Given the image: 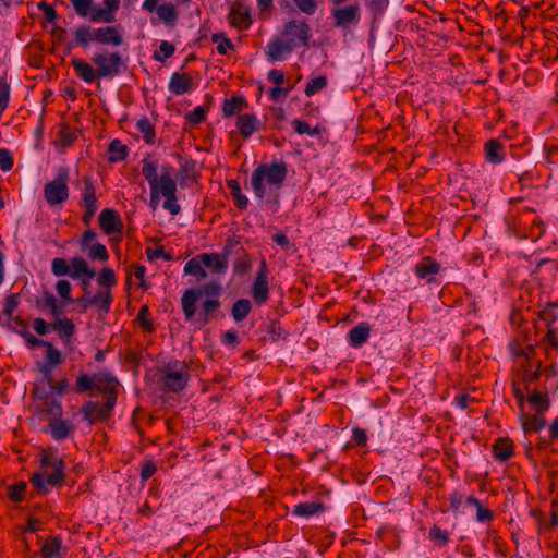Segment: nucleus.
Segmentation results:
<instances>
[{
  "label": "nucleus",
  "instance_id": "obj_1",
  "mask_svg": "<svg viewBox=\"0 0 558 558\" xmlns=\"http://www.w3.org/2000/svg\"><path fill=\"white\" fill-rule=\"evenodd\" d=\"M119 386V380L110 372H99L93 376L85 373L80 374L74 386L76 393L82 395L96 390L105 398L101 405L92 400L83 403L80 410L83 421L89 425L108 421L117 404Z\"/></svg>",
  "mask_w": 558,
  "mask_h": 558
},
{
  "label": "nucleus",
  "instance_id": "obj_2",
  "mask_svg": "<svg viewBox=\"0 0 558 558\" xmlns=\"http://www.w3.org/2000/svg\"><path fill=\"white\" fill-rule=\"evenodd\" d=\"M288 175V165L284 161L260 163L251 175V185L256 198L260 203L270 205L274 209L279 207L280 191Z\"/></svg>",
  "mask_w": 558,
  "mask_h": 558
},
{
  "label": "nucleus",
  "instance_id": "obj_3",
  "mask_svg": "<svg viewBox=\"0 0 558 558\" xmlns=\"http://www.w3.org/2000/svg\"><path fill=\"white\" fill-rule=\"evenodd\" d=\"M312 28L304 19H292L282 26L281 38L268 43L265 50L269 61L282 59L284 53H291L299 47H308Z\"/></svg>",
  "mask_w": 558,
  "mask_h": 558
},
{
  "label": "nucleus",
  "instance_id": "obj_4",
  "mask_svg": "<svg viewBox=\"0 0 558 558\" xmlns=\"http://www.w3.org/2000/svg\"><path fill=\"white\" fill-rule=\"evenodd\" d=\"M43 471H36L29 476V482L34 488L31 497L35 495H46L51 488L63 485L65 480L64 461L58 457L43 456L40 460Z\"/></svg>",
  "mask_w": 558,
  "mask_h": 558
},
{
  "label": "nucleus",
  "instance_id": "obj_5",
  "mask_svg": "<svg viewBox=\"0 0 558 558\" xmlns=\"http://www.w3.org/2000/svg\"><path fill=\"white\" fill-rule=\"evenodd\" d=\"M73 45L87 48L92 41L100 45L121 46L123 37L117 26H102L93 28L89 25H80L73 31Z\"/></svg>",
  "mask_w": 558,
  "mask_h": 558
},
{
  "label": "nucleus",
  "instance_id": "obj_6",
  "mask_svg": "<svg viewBox=\"0 0 558 558\" xmlns=\"http://www.w3.org/2000/svg\"><path fill=\"white\" fill-rule=\"evenodd\" d=\"M229 264L218 255V253H201L189 259L184 265V275L193 276L197 281L205 280L208 277L205 268H208L213 275L223 276L227 274Z\"/></svg>",
  "mask_w": 558,
  "mask_h": 558
},
{
  "label": "nucleus",
  "instance_id": "obj_7",
  "mask_svg": "<svg viewBox=\"0 0 558 558\" xmlns=\"http://www.w3.org/2000/svg\"><path fill=\"white\" fill-rule=\"evenodd\" d=\"M159 386L163 392H180L190 380V367L185 361L170 360L159 368Z\"/></svg>",
  "mask_w": 558,
  "mask_h": 558
},
{
  "label": "nucleus",
  "instance_id": "obj_8",
  "mask_svg": "<svg viewBox=\"0 0 558 558\" xmlns=\"http://www.w3.org/2000/svg\"><path fill=\"white\" fill-rule=\"evenodd\" d=\"M222 286L217 280H210L196 288H190L181 296V308L186 322H193L196 317V303L202 298L220 300Z\"/></svg>",
  "mask_w": 558,
  "mask_h": 558
},
{
  "label": "nucleus",
  "instance_id": "obj_9",
  "mask_svg": "<svg viewBox=\"0 0 558 558\" xmlns=\"http://www.w3.org/2000/svg\"><path fill=\"white\" fill-rule=\"evenodd\" d=\"M92 62L96 65L98 78L114 77L122 73L124 62L118 51L101 50L94 53Z\"/></svg>",
  "mask_w": 558,
  "mask_h": 558
},
{
  "label": "nucleus",
  "instance_id": "obj_10",
  "mask_svg": "<svg viewBox=\"0 0 558 558\" xmlns=\"http://www.w3.org/2000/svg\"><path fill=\"white\" fill-rule=\"evenodd\" d=\"M69 173L66 169H62L57 178L44 186V196L46 202L53 206L65 202L69 197L68 187Z\"/></svg>",
  "mask_w": 558,
  "mask_h": 558
},
{
  "label": "nucleus",
  "instance_id": "obj_11",
  "mask_svg": "<svg viewBox=\"0 0 558 558\" xmlns=\"http://www.w3.org/2000/svg\"><path fill=\"white\" fill-rule=\"evenodd\" d=\"M347 1L332 0V3L338 7L331 11L335 27L349 28L351 25H356L360 22L361 13L357 4L339 7Z\"/></svg>",
  "mask_w": 558,
  "mask_h": 558
},
{
  "label": "nucleus",
  "instance_id": "obj_12",
  "mask_svg": "<svg viewBox=\"0 0 558 558\" xmlns=\"http://www.w3.org/2000/svg\"><path fill=\"white\" fill-rule=\"evenodd\" d=\"M268 275L269 269L265 259L259 264L253 287H252V299L254 303L262 306L269 300V287H268Z\"/></svg>",
  "mask_w": 558,
  "mask_h": 558
},
{
  "label": "nucleus",
  "instance_id": "obj_13",
  "mask_svg": "<svg viewBox=\"0 0 558 558\" xmlns=\"http://www.w3.org/2000/svg\"><path fill=\"white\" fill-rule=\"evenodd\" d=\"M228 21L231 26L239 31L248 29L253 23L250 7L240 0L232 2L229 9Z\"/></svg>",
  "mask_w": 558,
  "mask_h": 558
},
{
  "label": "nucleus",
  "instance_id": "obj_14",
  "mask_svg": "<svg viewBox=\"0 0 558 558\" xmlns=\"http://www.w3.org/2000/svg\"><path fill=\"white\" fill-rule=\"evenodd\" d=\"M156 170H158L157 160H151L149 158H144L142 160V174L147 180L150 189V203L149 205L155 208L160 199L161 195V186L157 185L156 181Z\"/></svg>",
  "mask_w": 558,
  "mask_h": 558
},
{
  "label": "nucleus",
  "instance_id": "obj_15",
  "mask_svg": "<svg viewBox=\"0 0 558 558\" xmlns=\"http://www.w3.org/2000/svg\"><path fill=\"white\" fill-rule=\"evenodd\" d=\"M99 227L105 234L122 233L123 222L119 213L112 208L102 209L98 217Z\"/></svg>",
  "mask_w": 558,
  "mask_h": 558
},
{
  "label": "nucleus",
  "instance_id": "obj_16",
  "mask_svg": "<svg viewBox=\"0 0 558 558\" xmlns=\"http://www.w3.org/2000/svg\"><path fill=\"white\" fill-rule=\"evenodd\" d=\"M440 264L430 256L424 257L414 267V272L418 279L432 283L435 280V276L440 272Z\"/></svg>",
  "mask_w": 558,
  "mask_h": 558
},
{
  "label": "nucleus",
  "instance_id": "obj_17",
  "mask_svg": "<svg viewBox=\"0 0 558 558\" xmlns=\"http://www.w3.org/2000/svg\"><path fill=\"white\" fill-rule=\"evenodd\" d=\"M221 307V301L218 299L205 298L201 303V310L193 322L199 323L202 326L209 324L217 318V313Z\"/></svg>",
  "mask_w": 558,
  "mask_h": 558
},
{
  "label": "nucleus",
  "instance_id": "obj_18",
  "mask_svg": "<svg viewBox=\"0 0 558 558\" xmlns=\"http://www.w3.org/2000/svg\"><path fill=\"white\" fill-rule=\"evenodd\" d=\"M105 8L96 7L90 14V22L112 23L116 21L114 13L120 8V0H104Z\"/></svg>",
  "mask_w": 558,
  "mask_h": 558
},
{
  "label": "nucleus",
  "instance_id": "obj_19",
  "mask_svg": "<svg viewBox=\"0 0 558 558\" xmlns=\"http://www.w3.org/2000/svg\"><path fill=\"white\" fill-rule=\"evenodd\" d=\"M33 395L41 400V411L50 416V418L62 417L63 407L62 403L53 398L52 393L41 392L36 387L33 390Z\"/></svg>",
  "mask_w": 558,
  "mask_h": 558
},
{
  "label": "nucleus",
  "instance_id": "obj_20",
  "mask_svg": "<svg viewBox=\"0 0 558 558\" xmlns=\"http://www.w3.org/2000/svg\"><path fill=\"white\" fill-rule=\"evenodd\" d=\"M75 427L62 417L49 418L47 432L56 441H63L73 435Z\"/></svg>",
  "mask_w": 558,
  "mask_h": 558
},
{
  "label": "nucleus",
  "instance_id": "obj_21",
  "mask_svg": "<svg viewBox=\"0 0 558 558\" xmlns=\"http://www.w3.org/2000/svg\"><path fill=\"white\" fill-rule=\"evenodd\" d=\"M235 124L244 138L251 137L260 129V121L254 113L239 114Z\"/></svg>",
  "mask_w": 558,
  "mask_h": 558
},
{
  "label": "nucleus",
  "instance_id": "obj_22",
  "mask_svg": "<svg viewBox=\"0 0 558 558\" xmlns=\"http://www.w3.org/2000/svg\"><path fill=\"white\" fill-rule=\"evenodd\" d=\"M520 422L522 425V429L524 430L525 434L538 433L547 424L545 414H539V413L529 414V413H525L524 411L520 412Z\"/></svg>",
  "mask_w": 558,
  "mask_h": 558
},
{
  "label": "nucleus",
  "instance_id": "obj_23",
  "mask_svg": "<svg viewBox=\"0 0 558 558\" xmlns=\"http://www.w3.org/2000/svg\"><path fill=\"white\" fill-rule=\"evenodd\" d=\"M168 88L174 95L189 93L193 88L192 77L185 72H173Z\"/></svg>",
  "mask_w": 558,
  "mask_h": 558
},
{
  "label": "nucleus",
  "instance_id": "obj_24",
  "mask_svg": "<svg viewBox=\"0 0 558 558\" xmlns=\"http://www.w3.org/2000/svg\"><path fill=\"white\" fill-rule=\"evenodd\" d=\"M163 183L165 184L160 187L161 195L166 198L163 208L172 216H177L181 211V207L177 202V185H172V183L167 180Z\"/></svg>",
  "mask_w": 558,
  "mask_h": 558
},
{
  "label": "nucleus",
  "instance_id": "obj_25",
  "mask_svg": "<svg viewBox=\"0 0 558 558\" xmlns=\"http://www.w3.org/2000/svg\"><path fill=\"white\" fill-rule=\"evenodd\" d=\"M71 65L78 78L85 83H93L98 78L97 69H94L87 61L82 58H73Z\"/></svg>",
  "mask_w": 558,
  "mask_h": 558
},
{
  "label": "nucleus",
  "instance_id": "obj_26",
  "mask_svg": "<svg viewBox=\"0 0 558 558\" xmlns=\"http://www.w3.org/2000/svg\"><path fill=\"white\" fill-rule=\"evenodd\" d=\"M371 336V326L366 322H361L350 329L348 340L351 347L360 348L367 342Z\"/></svg>",
  "mask_w": 558,
  "mask_h": 558
},
{
  "label": "nucleus",
  "instance_id": "obj_27",
  "mask_svg": "<svg viewBox=\"0 0 558 558\" xmlns=\"http://www.w3.org/2000/svg\"><path fill=\"white\" fill-rule=\"evenodd\" d=\"M485 158L488 162L497 165L505 160V146L496 138H490L484 146Z\"/></svg>",
  "mask_w": 558,
  "mask_h": 558
},
{
  "label": "nucleus",
  "instance_id": "obj_28",
  "mask_svg": "<svg viewBox=\"0 0 558 558\" xmlns=\"http://www.w3.org/2000/svg\"><path fill=\"white\" fill-rule=\"evenodd\" d=\"M96 276L95 269L90 268L88 263L83 257H73L71 259V274L73 280L81 278H94Z\"/></svg>",
  "mask_w": 558,
  "mask_h": 558
},
{
  "label": "nucleus",
  "instance_id": "obj_29",
  "mask_svg": "<svg viewBox=\"0 0 558 558\" xmlns=\"http://www.w3.org/2000/svg\"><path fill=\"white\" fill-rule=\"evenodd\" d=\"M513 442L509 438H498L493 445V456L496 460L508 461L513 456Z\"/></svg>",
  "mask_w": 558,
  "mask_h": 558
},
{
  "label": "nucleus",
  "instance_id": "obj_30",
  "mask_svg": "<svg viewBox=\"0 0 558 558\" xmlns=\"http://www.w3.org/2000/svg\"><path fill=\"white\" fill-rule=\"evenodd\" d=\"M248 102L243 96H232L231 98H226L222 104V114L225 118H230L236 113H240L242 110L247 108Z\"/></svg>",
  "mask_w": 558,
  "mask_h": 558
},
{
  "label": "nucleus",
  "instance_id": "obj_31",
  "mask_svg": "<svg viewBox=\"0 0 558 558\" xmlns=\"http://www.w3.org/2000/svg\"><path fill=\"white\" fill-rule=\"evenodd\" d=\"M526 401L535 413L545 414V412L550 408V400L547 392L535 390L529 395Z\"/></svg>",
  "mask_w": 558,
  "mask_h": 558
},
{
  "label": "nucleus",
  "instance_id": "obj_32",
  "mask_svg": "<svg viewBox=\"0 0 558 558\" xmlns=\"http://www.w3.org/2000/svg\"><path fill=\"white\" fill-rule=\"evenodd\" d=\"M113 296L110 290H100L93 295V306L97 308L99 314L107 315L111 310Z\"/></svg>",
  "mask_w": 558,
  "mask_h": 558
},
{
  "label": "nucleus",
  "instance_id": "obj_33",
  "mask_svg": "<svg viewBox=\"0 0 558 558\" xmlns=\"http://www.w3.org/2000/svg\"><path fill=\"white\" fill-rule=\"evenodd\" d=\"M62 547V538L60 535L49 537L40 548L41 558H59Z\"/></svg>",
  "mask_w": 558,
  "mask_h": 558
},
{
  "label": "nucleus",
  "instance_id": "obj_34",
  "mask_svg": "<svg viewBox=\"0 0 558 558\" xmlns=\"http://www.w3.org/2000/svg\"><path fill=\"white\" fill-rule=\"evenodd\" d=\"M325 505L319 501H307L296 505L293 509V514L302 518H310L316 513L323 512Z\"/></svg>",
  "mask_w": 558,
  "mask_h": 558
},
{
  "label": "nucleus",
  "instance_id": "obj_35",
  "mask_svg": "<svg viewBox=\"0 0 558 558\" xmlns=\"http://www.w3.org/2000/svg\"><path fill=\"white\" fill-rule=\"evenodd\" d=\"M51 329L59 332L62 341L69 342L75 332V325L70 318H58L51 324Z\"/></svg>",
  "mask_w": 558,
  "mask_h": 558
},
{
  "label": "nucleus",
  "instance_id": "obj_36",
  "mask_svg": "<svg viewBox=\"0 0 558 558\" xmlns=\"http://www.w3.org/2000/svg\"><path fill=\"white\" fill-rule=\"evenodd\" d=\"M108 161L119 162L126 159L129 155V147L124 145L120 140L114 138L108 146Z\"/></svg>",
  "mask_w": 558,
  "mask_h": 558
},
{
  "label": "nucleus",
  "instance_id": "obj_37",
  "mask_svg": "<svg viewBox=\"0 0 558 558\" xmlns=\"http://www.w3.org/2000/svg\"><path fill=\"white\" fill-rule=\"evenodd\" d=\"M158 17L167 25L174 27L179 17V13L173 3L167 2L158 7Z\"/></svg>",
  "mask_w": 558,
  "mask_h": 558
},
{
  "label": "nucleus",
  "instance_id": "obj_38",
  "mask_svg": "<svg viewBox=\"0 0 558 558\" xmlns=\"http://www.w3.org/2000/svg\"><path fill=\"white\" fill-rule=\"evenodd\" d=\"M226 183L231 196L234 199L235 206L241 210L246 209L248 206V198L242 193L240 183L233 179L228 180Z\"/></svg>",
  "mask_w": 558,
  "mask_h": 558
},
{
  "label": "nucleus",
  "instance_id": "obj_39",
  "mask_svg": "<svg viewBox=\"0 0 558 558\" xmlns=\"http://www.w3.org/2000/svg\"><path fill=\"white\" fill-rule=\"evenodd\" d=\"M251 311V301L248 299H239L232 304L231 316L236 323H240L248 316Z\"/></svg>",
  "mask_w": 558,
  "mask_h": 558
},
{
  "label": "nucleus",
  "instance_id": "obj_40",
  "mask_svg": "<svg viewBox=\"0 0 558 558\" xmlns=\"http://www.w3.org/2000/svg\"><path fill=\"white\" fill-rule=\"evenodd\" d=\"M233 253H241L246 256L244 247L240 246V240L234 235L227 238L221 253H218V255H220L222 259L228 260V257Z\"/></svg>",
  "mask_w": 558,
  "mask_h": 558
},
{
  "label": "nucleus",
  "instance_id": "obj_41",
  "mask_svg": "<svg viewBox=\"0 0 558 558\" xmlns=\"http://www.w3.org/2000/svg\"><path fill=\"white\" fill-rule=\"evenodd\" d=\"M136 129L143 134V138L147 144H155V126L147 117H143L136 122Z\"/></svg>",
  "mask_w": 558,
  "mask_h": 558
},
{
  "label": "nucleus",
  "instance_id": "obj_42",
  "mask_svg": "<svg viewBox=\"0 0 558 558\" xmlns=\"http://www.w3.org/2000/svg\"><path fill=\"white\" fill-rule=\"evenodd\" d=\"M27 490V483L24 481L16 482L8 486V497L11 501L17 504L24 500Z\"/></svg>",
  "mask_w": 558,
  "mask_h": 558
},
{
  "label": "nucleus",
  "instance_id": "obj_43",
  "mask_svg": "<svg viewBox=\"0 0 558 558\" xmlns=\"http://www.w3.org/2000/svg\"><path fill=\"white\" fill-rule=\"evenodd\" d=\"M97 283L101 288H105V290H110L117 284V277L114 271L109 267L102 268L97 276Z\"/></svg>",
  "mask_w": 558,
  "mask_h": 558
},
{
  "label": "nucleus",
  "instance_id": "obj_44",
  "mask_svg": "<svg viewBox=\"0 0 558 558\" xmlns=\"http://www.w3.org/2000/svg\"><path fill=\"white\" fill-rule=\"evenodd\" d=\"M327 86V77L325 75H319L316 77H312L308 80L304 93L306 96L311 97L315 95L317 92L322 90Z\"/></svg>",
  "mask_w": 558,
  "mask_h": 558
},
{
  "label": "nucleus",
  "instance_id": "obj_45",
  "mask_svg": "<svg viewBox=\"0 0 558 558\" xmlns=\"http://www.w3.org/2000/svg\"><path fill=\"white\" fill-rule=\"evenodd\" d=\"M76 14L81 17H88L96 7H93L94 0H70Z\"/></svg>",
  "mask_w": 558,
  "mask_h": 558
},
{
  "label": "nucleus",
  "instance_id": "obj_46",
  "mask_svg": "<svg viewBox=\"0 0 558 558\" xmlns=\"http://www.w3.org/2000/svg\"><path fill=\"white\" fill-rule=\"evenodd\" d=\"M51 272L56 277L70 276L71 274V262L69 263L66 259L57 257L51 262Z\"/></svg>",
  "mask_w": 558,
  "mask_h": 558
},
{
  "label": "nucleus",
  "instance_id": "obj_47",
  "mask_svg": "<svg viewBox=\"0 0 558 558\" xmlns=\"http://www.w3.org/2000/svg\"><path fill=\"white\" fill-rule=\"evenodd\" d=\"M175 51V46L167 40H162L159 50L154 52L153 58L158 62H165L168 58L172 57Z\"/></svg>",
  "mask_w": 558,
  "mask_h": 558
},
{
  "label": "nucleus",
  "instance_id": "obj_48",
  "mask_svg": "<svg viewBox=\"0 0 558 558\" xmlns=\"http://www.w3.org/2000/svg\"><path fill=\"white\" fill-rule=\"evenodd\" d=\"M209 110V105L208 106H198L196 108H194L192 111L187 112L185 114V119L192 123V124H201L205 121L206 119V113L207 111Z\"/></svg>",
  "mask_w": 558,
  "mask_h": 558
},
{
  "label": "nucleus",
  "instance_id": "obj_49",
  "mask_svg": "<svg viewBox=\"0 0 558 558\" xmlns=\"http://www.w3.org/2000/svg\"><path fill=\"white\" fill-rule=\"evenodd\" d=\"M88 258L92 260L107 262L109 259V253L104 244L95 243L89 246Z\"/></svg>",
  "mask_w": 558,
  "mask_h": 558
},
{
  "label": "nucleus",
  "instance_id": "obj_50",
  "mask_svg": "<svg viewBox=\"0 0 558 558\" xmlns=\"http://www.w3.org/2000/svg\"><path fill=\"white\" fill-rule=\"evenodd\" d=\"M20 304V295L17 293H12L5 296L3 302L2 314L7 318H13V312Z\"/></svg>",
  "mask_w": 558,
  "mask_h": 558
},
{
  "label": "nucleus",
  "instance_id": "obj_51",
  "mask_svg": "<svg viewBox=\"0 0 558 558\" xmlns=\"http://www.w3.org/2000/svg\"><path fill=\"white\" fill-rule=\"evenodd\" d=\"M429 538L434 541L436 545L442 547L449 542V533L446 530H441L439 526L434 525L429 530Z\"/></svg>",
  "mask_w": 558,
  "mask_h": 558
},
{
  "label": "nucleus",
  "instance_id": "obj_52",
  "mask_svg": "<svg viewBox=\"0 0 558 558\" xmlns=\"http://www.w3.org/2000/svg\"><path fill=\"white\" fill-rule=\"evenodd\" d=\"M76 137V133L66 124H63L58 132V138L63 146L72 145Z\"/></svg>",
  "mask_w": 558,
  "mask_h": 558
},
{
  "label": "nucleus",
  "instance_id": "obj_53",
  "mask_svg": "<svg viewBox=\"0 0 558 558\" xmlns=\"http://www.w3.org/2000/svg\"><path fill=\"white\" fill-rule=\"evenodd\" d=\"M294 5L304 14L313 15L318 9V0H292Z\"/></svg>",
  "mask_w": 558,
  "mask_h": 558
},
{
  "label": "nucleus",
  "instance_id": "obj_54",
  "mask_svg": "<svg viewBox=\"0 0 558 558\" xmlns=\"http://www.w3.org/2000/svg\"><path fill=\"white\" fill-rule=\"evenodd\" d=\"M46 350V362L44 364L56 366L62 362V355L50 342L45 345Z\"/></svg>",
  "mask_w": 558,
  "mask_h": 558
},
{
  "label": "nucleus",
  "instance_id": "obj_55",
  "mask_svg": "<svg viewBox=\"0 0 558 558\" xmlns=\"http://www.w3.org/2000/svg\"><path fill=\"white\" fill-rule=\"evenodd\" d=\"M149 308L147 305H143L140 311H138V314H137V317L136 319L138 320L141 327L147 331V332H151L154 331V324L150 319H148V315H149Z\"/></svg>",
  "mask_w": 558,
  "mask_h": 558
},
{
  "label": "nucleus",
  "instance_id": "obj_56",
  "mask_svg": "<svg viewBox=\"0 0 558 558\" xmlns=\"http://www.w3.org/2000/svg\"><path fill=\"white\" fill-rule=\"evenodd\" d=\"M56 290H57L58 294L61 296V299L64 300L66 303L73 302V299L71 296L72 286L68 280H65V279L59 280L56 283Z\"/></svg>",
  "mask_w": 558,
  "mask_h": 558
},
{
  "label": "nucleus",
  "instance_id": "obj_57",
  "mask_svg": "<svg viewBox=\"0 0 558 558\" xmlns=\"http://www.w3.org/2000/svg\"><path fill=\"white\" fill-rule=\"evenodd\" d=\"M557 306V303H548L544 310H542L538 314L539 319L546 323L547 327H551V325L557 320V315L554 312V307Z\"/></svg>",
  "mask_w": 558,
  "mask_h": 558
},
{
  "label": "nucleus",
  "instance_id": "obj_58",
  "mask_svg": "<svg viewBox=\"0 0 558 558\" xmlns=\"http://www.w3.org/2000/svg\"><path fill=\"white\" fill-rule=\"evenodd\" d=\"M173 171H174V168L172 166H170V165L162 166L160 175H158L156 173L157 185L162 186L165 184L163 182L166 180L171 182L172 185H177V182L173 179Z\"/></svg>",
  "mask_w": 558,
  "mask_h": 558
},
{
  "label": "nucleus",
  "instance_id": "obj_59",
  "mask_svg": "<svg viewBox=\"0 0 558 558\" xmlns=\"http://www.w3.org/2000/svg\"><path fill=\"white\" fill-rule=\"evenodd\" d=\"M292 124L294 125L295 132L301 135L308 134L311 136H315L319 133L318 128H311V125L305 121L295 119L292 121Z\"/></svg>",
  "mask_w": 558,
  "mask_h": 558
},
{
  "label": "nucleus",
  "instance_id": "obj_60",
  "mask_svg": "<svg viewBox=\"0 0 558 558\" xmlns=\"http://www.w3.org/2000/svg\"><path fill=\"white\" fill-rule=\"evenodd\" d=\"M14 166V159L11 151L7 148H0V169L10 171Z\"/></svg>",
  "mask_w": 558,
  "mask_h": 558
},
{
  "label": "nucleus",
  "instance_id": "obj_61",
  "mask_svg": "<svg viewBox=\"0 0 558 558\" xmlns=\"http://www.w3.org/2000/svg\"><path fill=\"white\" fill-rule=\"evenodd\" d=\"M157 468L151 459H147L142 463L141 466V480L145 482L149 480L156 472Z\"/></svg>",
  "mask_w": 558,
  "mask_h": 558
},
{
  "label": "nucleus",
  "instance_id": "obj_62",
  "mask_svg": "<svg viewBox=\"0 0 558 558\" xmlns=\"http://www.w3.org/2000/svg\"><path fill=\"white\" fill-rule=\"evenodd\" d=\"M546 232L545 223L539 219H534L533 225L531 227L530 238L532 241H537L541 239Z\"/></svg>",
  "mask_w": 558,
  "mask_h": 558
},
{
  "label": "nucleus",
  "instance_id": "obj_63",
  "mask_svg": "<svg viewBox=\"0 0 558 558\" xmlns=\"http://www.w3.org/2000/svg\"><path fill=\"white\" fill-rule=\"evenodd\" d=\"M389 0H366V5L374 15L381 14L388 7Z\"/></svg>",
  "mask_w": 558,
  "mask_h": 558
},
{
  "label": "nucleus",
  "instance_id": "obj_64",
  "mask_svg": "<svg viewBox=\"0 0 558 558\" xmlns=\"http://www.w3.org/2000/svg\"><path fill=\"white\" fill-rule=\"evenodd\" d=\"M352 440L359 447H364L367 444V435L365 429L361 427H354L352 430Z\"/></svg>",
  "mask_w": 558,
  "mask_h": 558
}]
</instances>
